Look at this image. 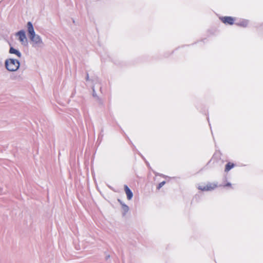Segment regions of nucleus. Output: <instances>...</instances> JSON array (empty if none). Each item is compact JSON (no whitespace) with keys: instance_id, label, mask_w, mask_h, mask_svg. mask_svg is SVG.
<instances>
[{"instance_id":"1","label":"nucleus","mask_w":263,"mask_h":263,"mask_svg":"<svg viewBox=\"0 0 263 263\" xmlns=\"http://www.w3.org/2000/svg\"><path fill=\"white\" fill-rule=\"evenodd\" d=\"M27 31L31 46L35 49L42 48L44 46V43L42 37L36 34L32 23H27Z\"/></svg>"},{"instance_id":"2","label":"nucleus","mask_w":263,"mask_h":263,"mask_svg":"<svg viewBox=\"0 0 263 263\" xmlns=\"http://www.w3.org/2000/svg\"><path fill=\"white\" fill-rule=\"evenodd\" d=\"M20 61L15 59L9 58L6 59L4 62L6 69L9 72H15L20 67Z\"/></svg>"},{"instance_id":"3","label":"nucleus","mask_w":263,"mask_h":263,"mask_svg":"<svg viewBox=\"0 0 263 263\" xmlns=\"http://www.w3.org/2000/svg\"><path fill=\"white\" fill-rule=\"evenodd\" d=\"M15 36L17 37L18 40L21 44L23 46H27L28 44V41L26 37L25 32L23 30H21L16 33Z\"/></svg>"},{"instance_id":"4","label":"nucleus","mask_w":263,"mask_h":263,"mask_svg":"<svg viewBox=\"0 0 263 263\" xmlns=\"http://www.w3.org/2000/svg\"><path fill=\"white\" fill-rule=\"evenodd\" d=\"M217 186L216 183H209L206 185L201 184L199 185L198 188L199 190L208 191H211L215 189Z\"/></svg>"},{"instance_id":"5","label":"nucleus","mask_w":263,"mask_h":263,"mask_svg":"<svg viewBox=\"0 0 263 263\" xmlns=\"http://www.w3.org/2000/svg\"><path fill=\"white\" fill-rule=\"evenodd\" d=\"M221 20L223 23L230 25H232L234 21V19L230 16L223 17H222Z\"/></svg>"},{"instance_id":"6","label":"nucleus","mask_w":263,"mask_h":263,"mask_svg":"<svg viewBox=\"0 0 263 263\" xmlns=\"http://www.w3.org/2000/svg\"><path fill=\"white\" fill-rule=\"evenodd\" d=\"M124 190L125 194L127 196V199L128 200H130L132 199V198L133 197V194L131 190L129 189V188L126 185H124Z\"/></svg>"},{"instance_id":"7","label":"nucleus","mask_w":263,"mask_h":263,"mask_svg":"<svg viewBox=\"0 0 263 263\" xmlns=\"http://www.w3.org/2000/svg\"><path fill=\"white\" fill-rule=\"evenodd\" d=\"M9 52L10 54H13L16 55L18 58H21L22 57V53H21V52L17 49H16L12 47H11L10 48Z\"/></svg>"},{"instance_id":"8","label":"nucleus","mask_w":263,"mask_h":263,"mask_svg":"<svg viewBox=\"0 0 263 263\" xmlns=\"http://www.w3.org/2000/svg\"><path fill=\"white\" fill-rule=\"evenodd\" d=\"M118 201L121 205L122 210L124 211V212L125 213L127 212L129 210L128 206L126 204L124 203L122 201H121L120 199H118Z\"/></svg>"},{"instance_id":"9","label":"nucleus","mask_w":263,"mask_h":263,"mask_svg":"<svg viewBox=\"0 0 263 263\" xmlns=\"http://www.w3.org/2000/svg\"><path fill=\"white\" fill-rule=\"evenodd\" d=\"M234 166V165L233 164H231L230 163H229L228 164H227L226 165V169H225V171L228 172L229 171V170H230L232 168H233Z\"/></svg>"},{"instance_id":"10","label":"nucleus","mask_w":263,"mask_h":263,"mask_svg":"<svg viewBox=\"0 0 263 263\" xmlns=\"http://www.w3.org/2000/svg\"><path fill=\"white\" fill-rule=\"evenodd\" d=\"M165 183V182L164 181H163V182H161V183H160L158 185V188L160 189V188L162 187L164 185Z\"/></svg>"},{"instance_id":"11","label":"nucleus","mask_w":263,"mask_h":263,"mask_svg":"<svg viewBox=\"0 0 263 263\" xmlns=\"http://www.w3.org/2000/svg\"><path fill=\"white\" fill-rule=\"evenodd\" d=\"M3 190V189L2 187H0V192H2Z\"/></svg>"},{"instance_id":"12","label":"nucleus","mask_w":263,"mask_h":263,"mask_svg":"<svg viewBox=\"0 0 263 263\" xmlns=\"http://www.w3.org/2000/svg\"><path fill=\"white\" fill-rule=\"evenodd\" d=\"M226 185L227 186H229V185H230V183H228Z\"/></svg>"}]
</instances>
